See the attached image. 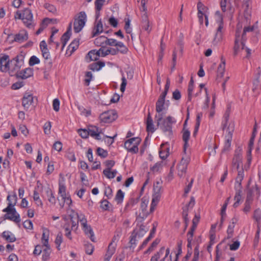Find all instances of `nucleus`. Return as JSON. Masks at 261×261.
<instances>
[{"label": "nucleus", "instance_id": "63", "mask_svg": "<svg viewBox=\"0 0 261 261\" xmlns=\"http://www.w3.org/2000/svg\"><path fill=\"white\" fill-rule=\"evenodd\" d=\"M104 2L105 0H96L95 3L96 10L98 11H100L102 8Z\"/></svg>", "mask_w": 261, "mask_h": 261}, {"label": "nucleus", "instance_id": "23", "mask_svg": "<svg viewBox=\"0 0 261 261\" xmlns=\"http://www.w3.org/2000/svg\"><path fill=\"white\" fill-rule=\"evenodd\" d=\"M142 27L148 33H149L151 30V27L145 12L142 16Z\"/></svg>", "mask_w": 261, "mask_h": 261}, {"label": "nucleus", "instance_id": "20", "mask_svg": "<svg viewBox=\"0 0 261 261\" xmlns=\"http://www.w3.org/2000/svg\"><path fill=\"white\" fill-rule=\"evenodd\" d=\"M89 136L97 140H101L102 139L101 130L99 129L96 126H91L89 128Z\"/></svg>", "mask_w": 261, "mask_h": 261}, {"label": "nucleus", "instance_id": "36", "mask_svg": "<svg viewBox=\"0 0 261 261\" xmlns=\"http://www.w3.org/2000/svg\"><path fill=\"white\" fill-rule=\"evenodd\" d=\"M215 19L218 27H224L223 18L221 13L217 11L215 14Z\"/></svg>", "mask_w": 261, "mask_h": 261}, {"label": "nucleus", "instance_id": "52", "mask_svg": "<svg viewBox=\"0 0 261 261\" xmlns=\"http://www.w3.org/2000/svg\"><path fill=\"white\" fill-rule=\"evenodd\" d=\"M50 253V248H45L43 250V254H42V260L43 261H47L49 257Z\"/></svg>", "mask_w": 261, "mask_h": 261}, {"label": "nucleus", "instance_id": "50", "mask_svg": "<svg viewBox=\"0 0 261 261\" xmlns=\"http://www.w3.org/2000/svg\"><path fill=\"white\" fill-rule=\"evenodd\" d=\"M204 90L205 91V100L203 103L202 108L203 109H207L208 108V103L210 101V97L208 96L207 88H205Z\"/></svg>", "mask_w": 261, "mask_h": 261}, {"label": "nucleus", "instance_id": "38", "mask_svg": "<svg viewBox=\"0 0 261 261\" xmlns=\"http://www.w3.org/2000/svg\"><path fill=\"white\" fill-rule=\"evenodd\" d=\"M59 194H65L66 193V188L65 183V179L64 178H62L59 180Z\"/></svg>", "mask_w": 261, "mask_h": 261}, {"label": "nucleus", "instance_id": "33", "mask_svg": "<svg viewBox=\"0 0 261 261\" xmlns=\"http://www.w3.org/2000/svg\"><path fill=\"white\" fill-rule=\"evenodd\" d=\"M73 213H75L74 211H73L72 210L69 208L67 210V213L69 215V216L70 217V221L71 222V229H76L77 228V222H75L73 221V219L75 218H77V216H75L72 218V216L74 215Z\"/></svg>", "mask_w": 261, "mask_h": 261}, {"label": "nucleus", "instance_id": "25", "mask_svg": "<svg viewBox=\"0 0 261 261\" xmlns=\"http://www.w3.org/2000/svg\"><path fill=\"white\" fill-rule=\"evenodd\" d=\"M100 57V56L99 50L94 49L90 51L88 53L87 56H86V60L88 62L96 61L98 60Z\"/></svg>", "mask_w": 261, "mask_h": 261}, {"label": "nucleus", "instance_id": "7", "mask_svg": "<svg viewBox=\"0 0 261 261\" xmlns=\"http://www.w3.org/2000/svg\"><path fill=\"white\" fill-rule=\"evenodd\" d=\"M87 21V15L85 12L79 13L74 17L73 22V30L77 33L82 30Z\"/></svg>", "mask_w": 261, "mask_h": 261}, {"label": "nucleus", "instance_id": "10", "mask_svg": "<svg viewBox=\"0 0 261 261\" xmlns=\"http://www.w3.org/2000/svg\"><path fill=\"white\" fill-rule=\"evenodd\" d=\"M24 64V57L21 55H18L11 60L10 73V75L12 76L17 72Z\"/></svg>", "mask_w": 261, "mask_h": 261}, {"label": "nucleus", "instance_id": "59", "mask_svg": "<svg viewBox=\"0 0 261 261\" xmlns=\"http://www.w3.org/2000/svg\"><path fill=\"white\" fill-rule=\"evenodd\" d=\"M60 102L58 98H55L53 101V107L56 112H58L60 109Z\"/></svg>", "mask_w": 261, "mask_h": 261}, {"label": "nucleus", "instance_id": "15", "mask_svg": "<svg viewBox=\"0 0 261 261\" xmlns=\"http://www.w3.org/2000/svg\"><path fill=\"white\" fill-rule=\"evenodd\" d=\"M3 212L7 213L5 216L6 219L15 223H19L20 222V215L17 213L15 207L9 208V211H6L5 208H4Z\"/></svg>", "mask_w": 261, "mask_h": 261}, {"label": "nucleus", "instance_id": "31", "mask_svg": "<svg viewBox=\"0 0 261 261\" xmlns=\"http://www.w3.org/2000/svg\"><path fill=\"white\" fill-rule=\"evenodd\" d=\"M148 202L149 200L148 199L145 198L144 197L141 199V209L143 213V216L145 217H147L149 214V213L146 211Z\"/></svg>", "mask_w": 261, "mask_h": 261}, {"label": "nucleus", "instance_id": "13", "mask_svg": "<svg viewBox=\"0 0 261 261\" xmlns=\"http://www.w3.org/2000/svg\"><path fill=\"white\" fill-rule=\"evenodd\" d=\"M250 18V14L247 13L245 15V19L240 21L239 20L238 24L241 23L242 25V28L241 29V37H242V39L246 40L245 35L247 32H249L253 31V27H246V25L248 23V20Z\"/></svg>", "mask_w": 261, "mask_h": 261}, {"label": "nucleus", "instance_id": "54", "mask_svg": "<svg viewBox=\"0 0 261 261\" xmlns=\"http://www.w3.org/2000/svg\"><path fill=\"white\" fill-rule=\"evenodd\" d=\"M63 241L62 234L61 233H59L56 238L55 243L57 245L58 250H60V246Z\"/></svg>", "mask_w": 261, "mask_h": 261}, {"label": "nucleus", "instance_id": "39", "mask_svg": "<svg viewBox=\"0 0 261 261\" xmlns=\"http://www.w3.org/2000/svg\"><path fill=\"white\" fill-rule=\"evenodd\" d=\"M220 6L222 11L225 12L230 9L231 4L229 0H221Z\"/></svg>", "mask_w": 261, "mask_h": 261}, {"label": "nucleus", "instance_id": "44", "mask_svg": "<svg viewBox=\"0 0 261 261\" xmlns=\"http://www.w3.org/2000/svg\"><path fill=\"white\" fill-rule=\"evenodd\" d=\"M116 246V244L115 243H113V242H111L108 246V248L107 251L106 252V254L112 256V255L115 252Z\"/></svg>", "mask_w": 261, "mask_h": 261}, {"label": "nucleus", "instance_id": "12", "mask_svg": "<svg viewBox=\"0 0 261 261\" xmlns=\"http://www.w3.org/2000/svg\"><path fill=\"white\" fill-rule=\"evenodd\" d=\"M185 153V154L183 155L182 159L177 166L178 175L180 177H182L185 175L188 165L190 161V157L186 154V152Z\"/></svg>", "mask_w": 261, "mask_h": 261}, {"label": "nucleus", "instance_id": "41", "mask_svg": "<svg viewBox=\"0 0 261 261\" xmlns=\"http://www.w3.org/2000/svg\"><path fill=\"white\" fill-rule=\"evenodd\" d=\"M169 148H165L164 146H161V150L159 152L160 158L163 160H165L169 155Z\"/></svg>", "mask_w": 261, "mask_h": 261}, {"label": "nucleus", "instance_id": "49", "mask_svg": "<svg viewBox=\"0 0 261 261\" xmlns=\"http://www.w3.org/2000/svg\"><path fill=\"white\" fill-rule=\"evenodd\" d=\"M162 168V162H158L155 163L152 167H150V169L154 172L160 171Z\"/></svg>", "mask_w": 261, "mask_h": 261}, {"label": "nucleus", "instance_id": "9", "mask_svg": "<svg viewBox=\"0 0 261 261\" xmlns=\"http://www.w3.org/2000/svg\"><path fill=\"white\" fill-rule=\"evenodd\" d=\"M141 141V139L139 137L130 138L125 142L124 148L132 153H136L138 152V145Z\"/></svg>", "mask_w": 261, "mask_h": 261}, {"label": "nucleus", "instance_id": "11", "mask_svg": "<svg viewBox=\"0 0 261 261\" xmlns=\"http://www.w3.org/2000/svg\"><path fill=\"white\" fill-rule=\"evenodd\" d=\"M11 60L8 55L6 54L0 55V71L2 72L10 73Z\"/></svg>", "mask_w": 261, "mask_h": 261}, {"label": "nucleus", "instance_id": "28", "mask_svg": "<svg viewBox=\"0 0 261 261\" xmlns=\"http://www.w3.org/2000/svg\"><path fill=\"white\" fill-rule=\"evenodd\" d=\"M33 74V70L32 69L30 68H25V69L21 71L18 74V76L22 79H26L30 76H31Z\"/></svg>", "mask_w": 261, "mask_h": 261}, {"label": "nucleus", "instance_id": "18", "mask_svg": "<svg viewBox=\"0 0 261 261\" xmlns=\"http://www.w3.org/2000/svg\"><path fill=\"white\" fill-rule=\"evenodd\" d=\"M224 27H217L214 38L213 41L214 45H217L222 41L223 39Z\"/></svg>", "mask_w": 261, "mask_h": 261}, {"label": "nucleus", "instance_id": "53", "mask_svg": "<svg viewBox=\"0 0 261 261\" xmlns=\"http://www.w3.org/2000/svg\"><path fill=\"white\" fill-rule=\"evenodd\" d=\"M110 205V202L107 200H102L100 203L101 208L105 211L109 210Z\"/></svg>", "mask_w": 261, "mask_h": 261}, {"label": "nucleus", "instance_id": "62", "mask_svg": "<svg viewBox=\"0 0 261 261\" xmlns=\"http://www.w3.org/2000/svg\"><path fill=\"white\" fill-rule=\"evenodd\" d=\"M98 50L100 57H105L110 54V50H108V48H105L103 47H101Z\"/></svg>", "mask_w": 261, "mask_h": 261}, {"label": "nucleus", "instance_id": "6", "mask_svg": "<svg viewBox=\"0 0 261 261\" xmlns=\"http://www.w3.org/2000/svg\"><path fill=\"white\" fill-rule=\"evenodd\" d=\"M162 193V185L159 181H157L153 186V193L152 194V198L151 203L150 207V213H153L158 205Z\"/></svg>", "mask_w": 261, "mask_h": 261}, {"label": "nucleus", "instance_id": "3", "mask_svg": "<svg viewBox=\"0 0 261 261\" xmlns=\"http://www.w3.org/2000/svg\"><path fill=\"white\" fill-rule=\"evenodd\" d=\"M15 19H21L23 24L29 28H32L35 25L33 15L31 10L29 8H25L21 12L17 11L14 14Z\"/></svg>", "mask_w": 261, "mask_h": 261}, {"label": "nucleus", "instance_id": "24", "mask_svg": "<svg viewBox=\"0 0 261 261\" xmlns=\"http://www.w3.org/2000/svg\"><path fill=\"white\" fill-rule=\"evenodd\" d=\"M146 129L148 132L153 133L156 130L155 125L154 124L153 119L149 113L146 120Z\"/></svg>", "mask_w": 261, "mask_h": 261}, {"label": "nucleus", "instance_id": "46", "mask_svg": "<svg viewBox=\"0 0 261 261\" xmlns=\"http://www.w3.org/2000/svg\"><path fill=\"white\" fill-rule=\"evenodd\" d=\"M46 194L48 201L51 204H55L56 198L51 190L49 189H47L46 190Z\"/></svg>", "mask_w": 261, "mask_h": 261}, {"label": "nucleus", "instance_id": "55", "mask_svg": "<svg viewBox=\"0 0 261 261\" xmlns=\"http://www.w3.org/2000/svg\"><path fill=\"white\" fill-rule=\"evenodd\" d=\"M51 125L50 122H46L44 123L43 126V129L44 133L46 135H49L50 133V128Z\"/></svg>", "mask_w": 261, "mask_h": 261}, {"label": "nucleus", "instance_id": "42", "mask_svg": "<svg viewBox=\"0 0 261 261\" xmlns=\"http://www.w3.org/2000/svg\"><path fill=\"white\" fill-rule=\"evenodd\" d=\"M117 47V51H119L122 54H125L127 53L128 49L126 46L121 42H117L116 44Z\"/></svg>", "mask_w": 261, "mask_h": 261}, {"label": "nucleus", "instance_id": "29", "mask_svg": "<svg viewBox=\"0 0 261 261\" xmlns=\"http://www.w3.org/2000/svg\"><path fill=\"white\" fill-rule=\"evenodd\" d=\"M3 237L9 242H14L16 241L15 235L9 231H4L3 232Z\"/></svg>", "mask_w": 261, "mask_h": 261}, {"label": "nucleus", "instance_id": "5", "mask_svg": "<svg viewBox=\"0 0 261 261\" xmlns=\"http://www.w3.org/2000/svg\"><path fill=\"white\" fill-rule=\"evenodd\" d=\"M73 214L74 215L71 218L77 217L78 221L80 222L82 229L86 235L89 237L92 242H95L94 232L91 226L87 224V221L85 215L82 213L78 214L77 213H73Z\"/></svg>", "mask_w": 261, "mask_h": 261}, {"label": "nucleus", "instance_id": "40", "mask_svg": "<svg viewBox=\"0 0 261 261\" xmlns=\"http://www.w3.org/2000/svg\"><path fill=\"white\" fill-rule=\"evenodd\" d=\"M140 238V237H137V232L136 230H134L130 236V239L129 241L130 248H134L136 245L137 238Z\"/></svg>", "mask_w": 261, "mask_h": 261}, {"label": "nucleus", "instance_id": "8", "mask_svg": "<svg viewBox=\"0 0 261 261\" xmlns=\"http://www.w3.org/2000/svg\"><path fill=\"white\" fill-rule=\"evenodd\" d=\"M169 248L162 247L160 250L151 257L150 261H171V255H169Z\"/></svg>", "mask_w": 261, "mask_h": 261}, {"label": "nucleus", "instance_id": "47", "mask_svg": "<svg viewBox=\"0 0 261 261\" xmlns=\"http://www.w3.org/2000/svg\"><path fill=\"white\" fill-rule=\"evenodd\" d=\"M124 193L121 190H119L116 194L115 199L117 203H120L122 202L124 198Z\"/></svg>", "mask_w": 261, "mask_h": 261}, {"label": "nucleus", "instance_id": "45", "mask_svg": "<svg viewBox=\"0 0 261 261\" xmlns=\"http://www.w3.org/2000/svg\"><path fill=\"white\" fill-rule=\"evenodd\" d=\"M79 44V39H75L73 40L69 46V49H71V52H74L78 48Z\"/></svg>", "mask_w": 261, "mask_h": 261}, {"label": "nucleus", "instance_id": "22", "mask_svg": "<svg viewBox=\"0 0 261 261\" xmlns=\"http://www.w3.org/2000/svg\"><path fill=\"white\" fill-rule=\"evenodd\" d=\"M28 39V35L27 31L22 30L16 34L14 37V41L19 43H22Z\"/></svg>", "mask_w": 261, "mask_h": 261}, {"label": "nucleus", "instance_id": "14", "mask_svg": "<svg viewBox=\"0 0 261 261\" xmlns=\"http://www.w3.org/2000/svg\"><path fill=\"white\" fill-rule=\"evenodd\" d=\"M117 117V116L115 111L109 110L101 114L99 116V119L102 122L110 123L115 120Z\"/></svg>", "mask_w": 261, "mask_h": 261}, {"label": "nucleus", "instance_id": "48", "mask_svg": "<svg viewBox=\"0 0 261 261\" xmlns=\"http://www.w3.org/2000/svg\"><path fill=\"white\" fill-rule=\"evenodd\" d=\"M39 59L35 56H32L29 60V65L31 66H33L36 64L40 63Z\"/></svg>", "mask_w": 261, "mask_h": 261}, {"label": "nucleus", "instance_id": "26", "mask_svg": "<svg viewBox=\"0 0 261 261\" xmlns=\"http://www.w3.org/2000/svg\"><path fill=\"white\" fill-rule=\"evenodd\" d=\"M60 196L62 200L63 201V202L60 203V206L63 207L64 205V204L66 203L69 207L70 205L72 204V200L69 193H65V194L60 195Z\"/></svg>", "mask_w": 261, "mask_h": 261}, {"label": "nucleus", "instance_id": "51", "mask_svg": "<svg viewBox=\"0 0 261 261\" xmlns=\"http://www.w3.org/2000/svg\"><path fill=\"white\" fill-rule=\"evenodd\" d=\"M253 218L257 223H260L261 220V211L260 209L256 210L254 212Z\"/></svg>", "mask_w": 261, "mask_h": 261}, {"label": "nucleus", "instance_id": "17", "mask_svg": "<svg viewBox=\"0 0 261 261\" xmlns=\"http://www.w3.org/2000/svg\"><path fill=\"white\" fill-rule=\"evenodd\" d=\"M103 31V24L101 20L95 21L92 32V37H94Z\"/></svg>", "mask_w": 261, "mask_h": 261}, {"label": "nucleus", "instance_id": "60", "mask_svg": "<svg viewBox=\"0 0 261 261\" xmlns=\"http://www.w3.org/2000/svg\"><path fill=\"white\" fill-rule=\"evenodd\" d=\"M160 241L158 239L155 240L151 244V246L146 251L145 253L150 252L154 250V249L159 244Z\"/></svg>", "mask_w": 261, "mask_h": 261}, {"label": "nucleus", "instance_id": "43", "mask_svg": "<svg viewBox=\"0 0 261 261\" xmlns=\"http://www.w3.org/2000/svg\"><path fill=\"white\" fill-rule=\"evenodd\" d=\"M33 199L37 206H42L43 203L40 198L39 193L35 190L34 191L33 193Z\"/></svg>", "mask_w": 261, "mask_h": 261}, {"label": "nucleus", "instance_id": "16", "mask_svg": "<svg viewBox=\"0 0 261 261\" xmlns=\"http://www.w3.org/2000/svg\"><path fill=\"white\" fill-rule=\"evenodd\" d=\"M168 107V104L166 103L165 99L159 97L155 105V111L157 112L156 115H164V111L166 110Z\"/></svg>", "mask_w": 261, "mask_h": 261}, {"label": "nucleus", "instance_id": "1", "mask_svg": "<svg viewBox=\"0 0 261 261\" xmlns=\"http://www.w3.org/2000/svg\"><path fill=\"white\" fill-rule=\"evenodd\" d=\"M163 117L164 115H155V121L157 126L160 127L163 132L170 135L172 133V125L176 123V120L175 118L171 116H168L164 119Z\"/></svg>", "mask_w": 261, "mask_h": 261}, {"label": "nucleus", "instance_id": "56", "mask_svg": "<svg viewBox=\"0 0 261 261\" xmlns=\"http://www.w3.org/2000/svg\"><path fill=\"white\" fill-rule=\"evenodd\" d=\"M97 153L99 156L103 158H106L108 154V152L106 150L100 147H98L97 149Z\"/></svg>", "mask_w": 261, "mask_h": 261}, {"label": "nucleus", "instance_id": "2", "mask_svg": "<svg viewBox=\"0 0 261 261\" xmlns=\"http://www.w3.org/2000/svg\"><path fill=\"white\" fill-rule=\"evenodd\" d=\"M222 126L225 133L224 150H228L231 146L232 134L234 128V124L232 121H229L228 116L225 115L222 122Z\"/></svg>", "mask_w": 261, "mask_h": 261}, {"label": "nucleus", "instance_id": "4", "mask_svg": "<svg viewBox=\"0 0 261 261\" xmlns=\"http://www.w3.org/2000/svg\"><path fill=\"white\" fill-rule=\"evenodd\" d=\"M242 28V25L240 23L237 24L236 32L234 45L233 47V54L234 56H237L240 54L243 55L245 47V40L242 39V37H241Z\"/></svg>", "mask_w": 261, "mask_h": 261}, {"label": "nucleus", "instance_id": "37", "mask_svg": "<svg viewBox=\"0 0 261 261\" xmlns=\"http://www.w3.org/2000/svg\"><path fill=\"white\" fill-rule=\"evenodd\" d=\"M190 136V132L185 128L183 129L182 139L185 142L184 152H186V148L188 144V141Z\"/></svg>", "mask_w": 261, "mask_h": 261}, {"label": "nucleus", "instance_id": "34", "mask_svg": "<svg viewBox=\"0 0 261 261\" xmlns=\"http://www.w3.org/2000/svg\"><path fill=\"white\" fill-rule=\"evenodd\" d=\"M225 69V61L224 59L222 58L221 60V63L219 65L218 68V76L222 77L224 76V72Z\"/></svg>", "mask_w": 261, "mask_h": 261}, {"label": "nucleus", "instance_id": "58", "mask_svg": "<svg viewBox=\"0 0 261 261\" xmlns=\"http://www.w3.org/2000/svg\"><path fill=\"white\" fill-rule=\"evenodd\" d=\"M92 79V73L90 71L87 72L85 75V82L87 86H88Z\"/></svg>", "mask_w": 261, "mask_h": 261}, {"label": "nucleus", "instance_id": "61", "mask_svg": "<svg viewBox=\"0 0 261 261\" xmlns=\"http://www.w3.org/2000/svg\"><path fill=\"white\" fill-rule=\"evenodd\" d=\"M105 195L108 198H111L112 197V190L109 186H107V187H105Z\"/></svg>", "mask_w": 261, "mask_h": 261}, {"label": "nucleus", "instance_id": "27", "mask_svg": "<svg viewBox=\"0 0 261 261\" xmlns=\"http://www.w3.org/2000/svg\"><path fill=\"white\" fill-rule=\"evenodd\" d=\"M71 23L69 24L68 30L63 34L61 38V41L63 44V48L66 45L67 42L68 41L71 32Z\"/></svg>", "mask_w": 261, "mask_h": 261}, {"label": "nucleus", "instance_id": "30", "mask_svg": "<svg viewBox=\"0 0 261 261\" xmlns=\"http://www.w3.org/2000/svg\"><path fill=\"white\" fill-rule=\"evenodd\" d=\"M108 40L107 37L105 36H101L96 38L94 40V43L96 45L104 47L106 45V42Z\"/></svg>", "mask_w": 261, "mask_h": 261}, {"label": "nucleus", "instance_id": "32", "mask_svg": "<svg viewBox=\"0 0 261 261\" xmlns=\"http://www.w3.org/2000/svg\"><path fill=\"white\" fill-rule=\"evenodd\" d=\"M242 156L239 154H236L232 160V166L233 168L239 169L240 166L242 165Z\"/></svg>", "mask_w": 261, "mask_h": 261}, {"label": "nucleus", "instance_id": "21", "mask_svg": "<svg viewBox=\"0 0 261 261\" xmlns=\"http://www.w3.org/2000/svg\"><path fill=\"white\" fill-rule=\"evenodd\" d=\"M22 106L25 109H28L33 102V96L29 93H25L22 100Z\"/></svg>", "mask_w": 261, "mask_h": 261}, {"label": "nucleus", "instance_id": "57", "mask_svg": "<svg viewBox=\"0 0 261 261\" xmlns=\"http://www.w3.org/2000/svg\"><path fill=\"white\" fill-rule=\"evenodd\" d=\"M78 133L83 138H87L89 136V129H79Z\"/></svg>", "mask_w": 261, "mask_h": 261}, {"label": "nucleus", "instance_id": "64", "mask_svg": "<svg viewBox=\"0 0 261 261\" xmlns=\"http://www.w3.org/2000/svg\"><path fill=\"white\" fill-rule=\"evenodd\" d=\"M23 227L28 229H32L33 228V223L31 221L27 220L25 221L23 223Z\"/></svg>", "mask_w": 261, "mask_h": 261}, {"label": "nucleus", "instance_id": "19", "mask_svg": "<svg viewBox=\"0 0 261 261\" xmlns=\"http://www.w3.org/2000/svg\"><path fill=\"white\" fill-rule=\"evenodd\" d=\"M8 201V206L5 208L6 211H9V208L14 207L17 201V197L15 193H13L11 195H8L7 197Z\"/></svg>", "mask_w": 261, "mask_h": 261}, {"label": "nucleus", "instance_id": "35", "mask_svg": "<svg viewBox=\"0 0 261 261\" xmlns=\"http://www.w3.org/2000/svg\"><path fill=\"white\" fill-rule=\"evenodd\" d=\"M103 174L109 179L113 178L117 173L116 170H111V169L106 168L103 171Z\"/></svg>", "mask_w": 261, "mask_h": 261}]
</instances>
